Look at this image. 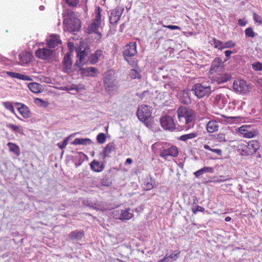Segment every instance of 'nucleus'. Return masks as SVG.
Masks as SVG:
<instances>
[{"label":"nucleus","mask_w":262,"mask_h":262,"mask_svg":"<svg viewBox=\"0 0 262 262\" xmlns=\"http://www.w3.org/2000/svg\"><path fill=\"white\" fill-rule=\"evenodd\" d=\"M179 125L188 129L193 126L196 119L195 112L185 106L180 107L177 110Z\"/></svg>","instance_id":"obj_1"},{"label":"nucleus","mask_w":262,"mask_h":262,"mask_svg":"<svg viewBox=\"0 0 262 262\" xmlns=\"http://www.w3.org/2000/svg\"><path fill=\"white\" fill-rule=\"evenodd\" d=\"M155 154H159L160 156L165 160H168V157L176 158L178 156L179 150L176 146L167 142H157L151 146Z\"/></svg>","instance_id":"obj_2"},{"label":"nucleus","mask_w":262,"mask_h":262,"mask_svg":"<svg viewBox=\"0 0 262 262\" xmlns=\"http://www.w3.org/2000/svg\"><path fill=\"white\" fill-rule=\"evenodd\" d=\"M103 85L106 92L108 95H114L117 91L119 85L113 71H108L105 73L103 77Z\"/></svg>","instance_id":"obj_3"},{"label":"nucleus","mask_w":262,"mask_h":262,"mask_svg":"<svg viewBox=\"0 0 262 262\" xmlns=\"http://www.w3.org/2000/svg\"><path fill=\"white\" fill-rule=\"evenodd\" d=\"M259 148V144L256 140H251L248 143L242 142L238 145V150L242 156L252 155Z\"/></svg>","instance_id":"obj_4"},{"label":"nucleus","mask_w":262,"mask_h":262,"mask_svg":"<svg viewBox=\"0 0 262 262\" xmlns=\"http://www.w3.org/2000/svg\"><path fill=\"white\" fill-rule=\"evenodd\" d=\"M102 28V20L100 13V8L98 7L95 11V17L93 19L92 23L88 27V33L92 34L95 33L101 37V34L99 30Z\"/></svg>","instance_id":"obj_5"},{"label":"nucleus","mask_w":262,"mask_h":262,"mask_svg":"<svg viewBox=\"0 0 262 262\" xmlns=\"http://www.w3.org/2000/svg\"><path fill=\"white\" fill-rule=\"evenodd\" d=\"M191 91L198 98H201L210 93L211 87L209 84L196 83L192 86Z\"/></svg>","instance_id":"obj_6"},{"label":"nucleus","mask_w":262,"mask_h":262,"mask_svg":"<svg viewBox=\"0 0 262 262\" xmlns=\"http://www.w3.org/2000/svg\"><path fill=\"white\" fill-rule=\"evenodd\" d=\"M55 50L46 48H39L35 52V55L39 59L48 61L52 60L55 57Z\"/></svg>","instance_id":"obj_7"},{"label":"nucleus","mask_w":262,"mask_h":262,"mask_svg":"<svg viewBox=\"0 0 262 262\" xmlns=\"http://www.w3.org/2000/svg\"><path fill=\"white\" fill-rule=\"evenodd\" d=\"M137 45L135 42H131L128 45H126L124 48L123 52V55L124 59L128 62L132 57H134L137 54Z\"/></svg>","instance_id":"obj_8"},{"label":"nucleus","mask_w":262,"mask_h":262,"mask_svg":"<svg viewBox=\"0 0 262 262\" xmlns=\"http://www.w3.org/2000/svg\"><path fill=\"white\" fill-rule=\"evenodd\" d=\"M151 107L147 105H141L138 109L137 115L141 121H146L151 115Z\"/></svg>","instance_id":"obj_9"},{"label":"nucleus","mask_w":262,"mask_h":262,"mask_svg":"<svg viewBox=\"0 0 262 262\" xmlns=\"http://www.w3.org/2000/svg\"><path fill=\"white\" fill-rule=\"evenodd\" d=\"M233 88L237 92L246 94L250 91L251 86L243 79H237L233 82Z\"/></svg>","instance_id":"obj_10"},{"label":"nucleus","mask_w":262,"mask_h":262,"mask_svg":"<svg viewBox=\"0 0 262 262\" xmlns=\"http://www.w3.org/2000/svg\"><path fill=\"white\" fill-rule=\"evenodd\" d=\"M113 214L114 217L116 219L122 221L129 220L134 216L133 211L130 208H126L121 210H115L114 211Z\"/></svg>","instance_id":"obj_11"},{"label":"nucleus","mask_w":262,"mask_h":262,"mask_svg":"<svg viewBox=\"0 0 262 262\" xmlns=\"http://www.w3.org/2000/svg\"><path fill=\"white\" fill-rule=\"evenodd\" d=\"M63 23L66 25L69 30L71 31H78L80 29V20L77 17L73 19H63Z\"/></svg>","instance_id":"obj_12"},{"label":"nucleus","mask_w":262,"mask_h":262,"mask_svg":"<svg viewBox=\"0 0 262 262\" xmlns=\"http://www.w3.org/2000/svg\"><path fill=\"white\" fill-rule=\"evenodd\" d=\"M238 132L245 138H251L258 134L256 129L251 128L249 126L243 125L238 128Z\"/></svg>","instance_id":"obj_13"},{"label":"nucleus","mask_w":262,"mask_h":262,"mask_svg":"<svg viewBox=\"0 0 262 262\" xmlns=\"http://www.w3.org/2000/svg\"><path fill=\"white\" fill-rule=\"evenodd\" d=\"M160 123L161 126L165 130L172 131L176 128L173 119L169 116L162 117L160 119Z\"/></svg>","instance_id":"obj_14"},{"label":"nucleus","mask_w":262,"mask_h":262,"mask_svg":"<svg viewBox=\"0 0 262 262\" xmlns=\"http://www.w3.org/2000/svg\"><path fill=\"white\" fill-rule=\"evenodd\" d=\"M124 8L117 7L113 10L110 16V22L112 25H116L120 19L121 16L123 12Z\"/></svg>","instance_id":"obj_15"},{"label":"nucleus","mask_w":262,"mask_h":262,"mask_svg":"<svg viewBox=\"0 0 262 262\" xmlns=\"http://www.w3.org/2000/svg\"><path fill=\"white\" fill-rule=\"evenodd\" d=\"M62 69L64 73L71 74L73 72L72 61L70 54H66L62 61Z\"/></svg>","instance_id":"obj_16"},{"label":"nucleus","mask_w":262,"mask_h":262,"mask_svg":"<svg viewBox=\"0 0 262 262\" xmlns=\"http://www.w3.org/2000/svg\"><path fill=\"white\" fill-rule=\"evenodd\" d=\"M177 96L180 101L184 104H189L191 103L190 92L188 90H184L179 91Z\"/></svg>","instance_id":"obj_17"},{"label":"nucleus","mask_w":262,"mask_h":262,"mask_svg":"<svg viewBox=\"0 0 262 262\" xmlns=\"http://www.w3.org/2000/svg\"><path fill=\"white\" fill-rule=\"evenodd\" d=\"M228 102V97L223 94L217 95L214 98L215 104L220 108L225 107Z\"/></svg>","instance_id":"obj_18"},{"label":"nucleus","mask_w":262,"mask_h":262,"mask_svg":"<svg viewBox=\"0 0 262 262\" xmlns=\"http://www.w3.org/2000/svg\"><path fill=\"white\" fill-rule=\"evenodd\" d=\"M47 45L49 47L54 48L58 44L61 42L58 35L53 34L50 35L47 39Z\"/></svg>","instance_id":"obj_19"},{"label":"nucleus","mask_w":262,"mask_h":262,"mask_svg":"<svg viewBox=\"0 0 262 262\" xmlns=\"http://www.w3.org/2000/svg\"><path fill=\"white\" fill-rule=\"evenodd\" d=\"M87 54L85 51H79L77 53L78 60L76 61L75 66L80 67V64H84L87 60Z\"/></svg>","instance_id":"obj_20"},{"label":"nucleus","mask_w":262,"mask_h":262,"mask_svg":"<svg viewBox=\"0 0 262 262\" xmlns=\"http://www.w3.org/2000/svg\"><path fill=\"white\" fill-rule=\"evenodd\" d=\"M79 70L81 71V74L82 76H95V73L97 72L96 68L94 67H87L85 68H81L79 67Z\"/></svg>","instance_id":"obj_21"},{"label":"nucleus","mask_w":262,"mask_h":262,"mask_svg":"<svg viewBox=\"0 0 262 262\" xmlns=\"http://www.w3.org/2000/svg\"><path fill=\"white\" fill-rule=\"evenodd\" d=\"M17 110L24 118L27 119L31 116L29 108L25 104H21V106L18 107Z\"/></svg>","instance_id":"obj_22"},{"label":"nucleus","mask_w":262,"mask_h":262,"mask_svg":"<svg viewBox=\"0 0 262 262\" xmlns=\"http://www.w3.org/2000/svg\"><path fill=\"white\" fill-rule=\"evenodd\" d=\"M214 171L213 167L205 166L202 168L194 172V175L196 178L200 177L201 176L205 173H213Z\"/></svg>","instance_id":"obj_23"},{"label":"nucleus","mask_w":262,"mask_h":262,"mask_svg":"<svg viewBox=\"0 0 262 262\" xmlns=\"http://www.w3.org/2000/svg\"><path fill=\"white\" fill-rule=\"evenodd\" d=\"M28 87L34 93H41L42 91V85L37 82H31L28 84Z\"/></svg>","instance_id":"obj_24"},{"label":"nucleus","mask_w":262,"mask_h":262,"mask_svg":"<svg viewBox=\"0 0 262 262\" xmlns=\"http://www.w3.org/2000/svg\"><path fill=\"white\" fill-rule=\"evenodd\" d=\"M91 169L95 172H101L104 168V166L103 164H101L99 162L94 160L90 164Z\"/></svg>","instance_id":"obj_25"},{"label":"nucleus","mask_w":262,"mask_h":262,"mask_svg":"<svg viewBox=\"0 0 262 262\" xmlns=\"http://www.w3.org/2000/svg\"><path fill=\"white\" fill-rule=\"evenodd\" d=\"M115 149V144L113 143L107 144L104 148L102 155L103 159L104 160L106 157H109L110 154Z\"/></svg>","instance_id":"obj_26"},{"label":"nucleus","mask_w":262,"mask_h":262,"mask_svg":"<svg viewBox=\"0 0 262 262\" xmlns=\"http://www.w3.org/2000/svg\"><path fill=\"white\" fill-rule=\"evenodd\" d=\"M84 236L83 232L81 231L75 230L71 232L69 237L72 241H78L81 240Z\"/></svg>","instance_id":"obj_27"},{"label":"nucleus","mask_w":262,"mask_h":262,"mask_svg":"<svg viewBox=\"0 0 262 262\" xmlns=\"http://www.w3.org/2000/svg\"><path fill=\"white\" fill-rule=\"evenodd\" d=\"M92 143V140L89 138H76L72 143V145H87Z\"/></svg>","instance_id":"obj_28"},{"label":"nucleus","mask_w":262,"mask_h":262,"mask_svg":"<svg viewBox=\"0 0 262 262\" xmlns=\"http://www.w3.org/2000/svg\"><path fill=\"white\" fill-rule=\"evenodd\" d=\"M102 55V51L100 50H97L94 53L92 54L89 58V61L91 64H95L98 61L100 56Z\"/></svg>","instance_id":"obj_29"},{"label":"nucleus","mask_w":262,"mask_h":262,"mask_svg":"<svg viewBox=\"0 0 262 262\" xmlns=\"http://www.w3.org/2000/svg\"><path fill=\"white\" fill-rule=\"evenodd\" d=\"M219 128V123L215 121H210L207 124L206 128L209 133H214Z\"/></svg>","instance_id":"obj_30"},{"label":"nucleus","mask_w":262,"mask_h":262,"mask_svg":"<svg viewBox=\"0 0 262 262\" xmlns=\"http://www.w3.org/2000/svg\"><path fill=\"white\" fill-rule=\"evenodd\" d=\"M62 15L64 19H69L70 20L77 17L76 14L70 9L64 10L62 13Z\"/></svg>","instance_id":"obj_31"},{"label":"nucleus","mask_w":262,"mask_h":262,"mask_svg":"<svg viewBox=\"0 0 262 262\" xmlns=\"http://www.w3.org/2000/svg\"><path fill=\"white\" fill-rule=\"evenodd\" d=\"M7 146L9 147L10 152H13L17 156L20 155V148L17 145L12 142H8Z\"/></svg>","instance_id":"obj_32"},{"label":"nucleus","mask_w":262,"mask_h":262,"mask_svg":"<svg viewBox=\"0 0 262 262\" xmlns=\"http://www.w3.org/2000/svg\"><path fill=\"white\" fill-rule=\"evenodd\" d=\"M198 135L196 132H193L190 134L182 135L179 137V140L183 141H187L188 140L196 138Z\"/></svg>","instance_id":"obj_33"},{"label":"nucleus","mask_w":262,"mask_h":262,"mask_svg":"<svg viewBox=\"0 0 262 262\" xmlns=\"http://www.w3.org/2000/svg\"><path fill=\"white\" fill-rule=\"evenodd\" d=\"M222 61L221 59L219 58H215L212 62L210 70L213 71H216L215 69L219 68L220 66L222 64Z\"/></svg>","instance_id":"obj_34"},{"label":"nucleus","mask_w":262,"mask_h":262,"mask_svg":"<svg viewBox=\"0 0 262 262\" xmlns=\"http://www.w3.org/2000/svg\"><path fill=\"white\" fill-rule=\"evenodd\" d=\"M211 44L215 48L222 50L223 47V42L213 38L211 41Z\"/></svg>","instance_id":"obj_35"},{"label":"nucleus","mask_w":262,"mask_h":262,"mask_svg":"<svg viewBox=\"0 0 262 262\" xmlns=\"http://www.w3.org/2000/svg\"><path fill=\"white\" fill-rule=\"evenodd\" d=\"M6 126L15 133H22V129H20L19 126H17L13 124L7 123Z\"/></svg>","instance_id":"obj_36"},{"label":"nucleus","mask_w":262,"mask_h":262,"mask_svg":"<svg viewBox=\"0 0 262 262\" xmlns=\"http://www.w3.org/2000/svg\"><path fill=\"white\" fill-rule=\"evenodd\" d=\"M3 106L8 110L10 111L12 113L15 114V110L13 103L10 101L3 102Z\"/></svg>","instance_id":"obj_37"},{"label":"nucleus","mask_w":262,"mask_h":262,"mask_svg":"<svg viewBox=\"0 0 262 262\" xmlns=\"http://www.w3.org/2000/svg\"><path fill=\"white\" fill-rule=\"evenodd\" d=\"M203 147L204 149L211 151L217 154L218 156H221L222 154V151L220 149L212 148L207 144L204 145Z\"/></svg>","instance_id":"obj_38"},{"label":"nucleus","mask_w":262,"mask_h":262,"mask_svg":"<svg viewBox=\"0 0 262 262\" xmlns=\"http://www.w3.org/2000/svg\"><path fill=\"white\" fill-rule=\"evenodd\" d=\"M34 102L38 106L42 107H47L48 105V103L40 98H36L34 99Z\"/></svg>","instance_id":"obj_39"},{"label":"nucleus","mask_w":262,"mask_h":262,"mask_svg":"<svg viewBox=\"0 0 262 262\" xmlns=\"http://www.w3.org/2000/svg\"><path fill=\"white\" fill-rule=\"evenodd\" d=\"M245 35L248 37L254 38L256 35V33L253 31L251 27H249L245 30Z\"/></svg>","instance_id":"obj_40"},{"label":"nucleus","mask_w":262,"mask_h":262,"mask_svg":"<svg viewBox=\"0 0 262 262\" xmlns=\"http://www.w3.org/2000/svg\"><path fill=\"white\" fill-rule=\"evenodd\" d=\"M106 141V136L104 133H100L97 136V141L99 144H103Z\"/></svg>","instance_id":"obj_41"},{"label":"nucleus","mask_w":262,"mask_h":262,"mask_svg":"<svg viewBox=\"0 0 262 262\" xmlns=\"http://www.w3.org/2000/svg\"><path fill=\"white\" fill-rule=\"evenodd\" d=\"M129 75L130 77L132 79L140 78V74L137 70H136L135 69H132L130 70Z\"/></svg>","instance_id":"obj_42"},{"label":"nucleus","mask_w":262,"mask_h":262,"mask_svg":"<svg viewBox=\"0 0 262 262\" xmlns=\"http://www.w3.org/2000/svg\"><path fill=\"white\" fill-rule=\"evenodd\" d=\"M164 82L165 83L164 84V87L166 89L173 90L174 88L177 87L176 84L171 80L166 81Z\"/></svg>","instance_id":"obj_43"},{"label":"nucleus","mask_w":262,"mask_h":262,"mask_svg":"<svg viewBox=\"0 0 262 262\" xmlns=\"http://www.w3.org/2000/svg\"><path fill=\"white\" fill-rule=\"evenodd\" d=\"M252 67L255 71H262V62H255L252 64Z\"/></svg>","instance_id":"obj_44"},{"label":"nucleus","mask_w":262,"mask_h":262,"mask_svg":"<svg viewBox=\"0 0 262 262\" xmlns=\"http://www.w3.org/2000/svg\"><path fill=\"white\" fill-rule=\"evenodd\" d=\"M179 254L180 252L175 251L173 253L168 255V257L169 258L168 259L172 260V262H173L178 259Z\"/></svg>","instance_id":"obj_45"},{"label":"nucleus","mask_w":262,"mask_h":262,"mask_svg":"<svg viewBox=\"0 0 262 262\" xmlns=\"http://www.w3.org/2000/svg\"><path fill=\"white\" fill-rule=\"evenodd\" d=\"M65 2L68 6L70 7H75L78 4L79 0H65Z\"/></svg>","instance_id":"obj_46"},{"label":"nucleus","mask_w":262,"mask_h":262,"mask_svg":"<svg viewBox=\"0 0 262 262\" xmlns=\"http://www.w3.org/2000/svg\"><path fill=\"white\" fill-rule=\"evenodd\" d=\"M18 56L20 64L23 65L28 62V60L25 53L19 54Z\"/></svg>","instance_id":"obj_47"},{"label":"nucleus","mask_w":262,"mask_h":262,"mask_svg":"<svg viewBox=\"0 0 262 262\" xmlns=\"http://www.w3.org/2000/svg\"><path fill=\"white\" fill-rule=\"evenodd\" d=\"M69 139V137H67L66 139H64L61 142L58 143L57 144V146H58V147L61 149L64 148L68 144Z\"/></svg>","instance_id":"obj_48"},{"label":"nucleus","mask_w":262,"mask_h":262,"mask_svg":"<svg viewBox=\"0 0 262 262\" xmlns=\"http://www.w3.org/2000/svg\"><path fill=\"white\" fill-rule=\"evenodd\" d=\"M253 19L255 23H257L258 25H262V17L260 15L254 13L253 14Z\"/></svg>","instance_id":"obj_49"},{"label":"nucleus","mask_w":262,"mask_h":262,"mask_svg":"<svg viewBox=\"0 0 262 262\" xmlns=\"http://www.w3.org/2000/svg\"><path fill=\"white\" fill-rule=\"evenodd\" d=\"M235 46V43L232 40H229L228 41L223 42V49L225 48H232Z\"/></svg>","instance_id":"obj_50"},{"label":"nucleus","mask_w":262,"mask_h":262,"mask_svg":"<svg viewBox=\"0 0 262 262\" xmlns=\"http://www.w3.org/2000/svg\"><path fill=\"white\" fill-rule=\"evenodd\" d=\"M7 74L11 77L19 79L20 74L12 72H7Z\"/></svg>","instance_id":"obj_51"},{"label":"nucleus","mask_w":262,"mask_h":262,"mask_svg":"<svg viewBox=\"0 0 262 262\" xmlns=\"http://www.w3.org/2000/svg\"><path fill=\"white\" fill-rule=\"evenodd\" d=\"M205 211L204 208L200 206H197L195 208L192 209V212L194 214H196L198 212H203Z\"/></svg>","instance_id":"obj_52"},{"label":"nucleus","mask_w":262,"mask_h":262,"mask_svg":"<svg viewBox=\"0 0 262 262\" xmlns=\"http://www.w3.org/2000/svg\"><path fill=\"white\" fill-rule=\"evenodd\" d=\"M163 27L169 29L171 30H181V28L178 26H174V25H163Z\"/></svg>","instance_id":"obj_53"},{"label":"nucleus","mask_w":262,"mask_h":262,"mask_svg":"<svg viewBox=\"0 0 262 262\" xmlns=\"http://www.w3.org/2000/svg\"><path fill=\"white\" fill-rule=\"evenodd\" d=\"M150 181H151V182H147L145 184V186L144 188L147 190H150L154 188V184L151 182V180Z\"/></svg>","instance_id":"obj_54"},{"label":"nucleus","mask_w":262,"mask_h":262,"mask_svg":"<svg viewBox=\"0 0 262 262\" xmlns=\"http://www.w3.org/2000/svg\"><path fill=\"white\" fill-rule=\"evenodd\" d=\"M19 79L25 80V81H30V80H31V78H30V76H27V75H23V74H20V77H19Z\"/></svg>","instance_id":"obj_55"},{"label":"nucleus","mask_w":262,"mask_h":262,"mask_svg":"<svg viewBox=\"0 0 262 262\" xmlns=\"http://www.w3.org/2000/svg\"><path fill=\"white\" fill-rule=\"evenodd\" d=\"M238 24L241 26H245L247 24V21L244 19H239L238 20Z\"/></svg>","instance_id":"obj_56"},{"label":"nucleus","mask_w":262,"mask_h":262,"mask_svg":"<svg viewBox=\"0 0 262 262\" xmlns=\"http://www.w3.org/2000/svg\"><path fill=\"white\" fill-rule=\"evenodd\" d=\"M168 258H169L168 257V255L166 254L164 257V258L160 260L159 261H158V262H172V260H169Z\"/></svg>","instance_id":"obj_57"},{"label":"nucleus","mask_w":262,"mask_h":262,"mask_svg":"<svg viewBox=\"0 0 262 262\" xmlns=\"http://www.w3.org/2000/svg\"><path fill=\"white\" fill-rule=\"evenodd\" d=\"M83 89V87H80V86H78V85H75L74 86L71 87L70 90H75L76 91L78 92L80 90Z\"/></svg>","instance_id":"obj_58"},{"label":"nucleus","mask_w":262,"mask_h":262,"mask_svg":"<svg viewBox=\"0 0 262 262\" xmlns=\"http://www.w3.org/2000/svg\"><path fill=\"white\" fill-rule=\"evenodd\" d=\"M233 53V52L230 50H226L225 51V54L226 57L229 58L230 57L231 54Z\"/></svg>","instance_id":"obj_59"},{"label":"nucleus","mask_w":262,"mask_h":262,"mask_svg":"<svg viewBox=\"0 0 262 262\" xmlns=\"http://www.w3.org/2000/svg\"><path fill=\"white\" fill-rule=\"evenodd\" d=\"M219 139L220 140V141H225V136L224 134H220L219 135Z\"/></svg>","instance_id":"obj_60"},{"label":"nucleus","mask_w":262,"mask_h":262,"mask_svg":"<svg viewBox=\"0 0 262 262\" xmlns=\"http://www.w3.org/2000/svg\"><path fill=\"white\" fill-rule=\"evenodd\" d=\"M133 162L132 159L130 158H128L126 160L125 163L126 164H131Z\"/></svg>","instance_id":"obj_61"},{"label":"nucleus","mask_w":262,"mask_h":262,"mask_svg":"<svg viewBox=\"0 0 262 262\" xmlns=\"http://www.w3.org/2000/svg\"><path fill=\"white\" fill-rule=\"evenodd\" d=\"M231 220V218L230 216H227L225 217V221L226 222H229Z\"/></svg>","instance_id":"obj_62"},{"label":"nucleus","mask_w":262,"mask_h":262,"mask_svg":"<svg viewBox=\"0 0 262 262\" xmlns=\"http://www.w3.org/2000/svg\"><path fill=\"white\" fill-rule=\"evenodd\" d=\"M163 78L164 79H171V78H169V76L168 75H165V76H163Z\"/></svg>","instance_id":"obj_63"},{"label":"nucleus","mask_w":262,"mask_h":262,"mask_svg":"<svg viewBox=\"0 0 262 262\" xmlns=\"http://www.w3.org/2000/svg\"><path fill=\"white\" fill-rule=\"evenodd\" d=\"M44 9H45V7H44L43 6H40L39 7V10H40V11H42V10H43Z\"/></svg>","instance_id":"obj_64"}]
</instances>
